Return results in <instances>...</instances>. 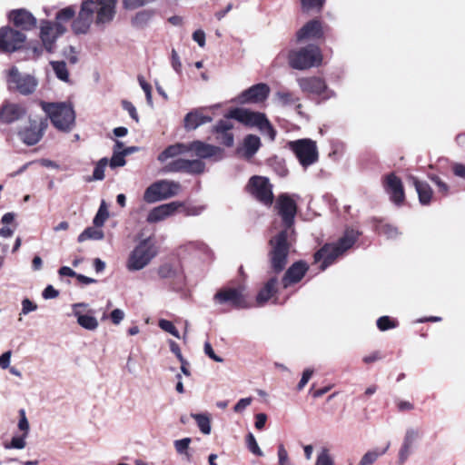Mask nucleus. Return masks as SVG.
<instances>
[{"mask_svg": "<svg viewBox=\"0 0 465 465\" xmlns=\"http://www.w3.org/2000/svg\"><path fill=\"white\" fill-rule=\"evenodd\" d=\"M158 275L162 279H171L173 281L172 288L178 290L184 283L183 274L174 268L171 263H163L157 270Z\"/></svg>", "mask_w": 465, "mask_h": 465, "instance_id": "25", "label": "nucleus"}, {"mask_svg": "<svg viewBox=\"0 0 465 465\" xmlns=\"http://www.w3.org/2000/svg\"><path fill=\"white\" fill-rule=\"evenodd\" d=\"M261 147V140L257 135L248 134L244 137L242 145L237 148V153L249 160L258 152Z\"/></svg>", "mask_w": 465, "mask_h": 465, "instance_id": "28", "label": "nucleus"}, {"mask_svg": "<svg viewBox=\"0 0 465 465\" xmlns=\"http://www.w3.org/2000/svg\"><path fill=\"white\" fill-rule=\"evenodd\" d=\"M325 0H301L302 7L304 11L312 9L321 10Z\"/></svg>", "mask_w": 465, "mask_h": 465, "instance_id": "55", "label": "nucleus"}, {"mask_svg": "<svg viewBox=\"0 0 465 465\" xmlns=\"http://www.w3.org/2000/svg\"><path fill=\"white\" fill-rule=\"evenodd\" d=\"M50 64L57 78L64 82H67L69 78V74L65 63L63 61H52Z\"/></svg>", "mask_w": 465, "mask_h": 465, "instance_id": "42", "label": "nucleus"}, {"mask_svg": "<svg viewBox=\"0 0 465 465\" xmlns=\"http://www.w3.org/2000/svg\"><path fill=\"white\" fill-rule=\"evenodd\" d=\"M182 206V203L179 202H172L164 204H161L157 207L152 209L148 215L146 221L149 223H154L161 221L165 220L166 218L173 215L179 207Z\"/></svg>", "mask_w": 465, "mask_h": 465, "instance_id": "22", "label": "nucleus"}, {"mask_svg": "<svg viewBox=\"0 0 465 465\" xmlns=\"http://www.w3.org/2000/svg\"><path fill=\"white\" fill-rule=\"evenodd\" d=\"M275 208L282 218L283 229L280 232L294 233V218L297 213V204L295 201L287 193L278 196Z\"/></svg>", "mask_w": 465, "mask_h": 465, "instance_id": "8", "label": "nucleus"}, {"mask_svg": "<svg viewBox=\"0 0 465 465\" xmlns=\"http://www.w3.org/2000/svg\"><path fill=\"white\" fill-rule=\"evenodd\" d=\"M204 353L210 357L212 360H213L214 361L216 362H223V359L218 355L215 354L212 345L210 342L206 341L204 343Z\"/></svg>", "mask_w": 465, "mask_h": 465, "instance_id": "63", "label": "nucleus"}, {"mask_svg": "<svg viewBox=\"0 0 465 465\" xmlns=\"http://www.w3.org/2000/svg\"><path fill=\"white\" fill-rule=\"evenodd\" d=\"M277 457H278V465H294L292 462V460L289 457L288 451L282 443L278 445Z\"/></svg>", "mask_w": 465, "mask_h": 465, "instance_id": "50", "label": "nucleus"}, {"mask_svg": "<svg viewBox=\"0 0 465 465\" xmlns=\"http://www.w3.org/2000/svg\"><path fill=\"white\" fill-rule=\"evenodd\" d=\"M419 436H420V434H419L418 430H415L413 428H409L406 430L403 440L414 444L415 441L418 440Z\"/></svg>", "mask_w": 465, "mask_h": 465, "instance_id": "64", "label": "nucleus"}, {"mask_svg": "<svg viewBox=\"0 0 465 465\" xmlns=\"http://www.w3.org/2000/svg\"><path fill=\"white\" fill-rule=\"evenodd\" d=\"M213 118H184V127L188 131L195 130L197 127L211 122Z\"/></svg>", "mask_w": 465, "mask_h": 465, "instance_id": "48", "label": "nucleus"}, {"mask_svg": "<svg viewBox=\"0 0 465 465\" xmlns=\"http://www.w3.org/2000/svg\"><path fill=\"white\" fill-rule=\"evenodd\" d=\"M7 82L10 86L25 95L34 93L37 86V81L34 76L22 74L15 66L10 68Z\"/></svg>", "mask_w": 465, "mask_h": 465, "instance_id": "13", "label": "nucleus"}, {"mask_svg": "<svg viewBox=\"0 0 465 465\" xmlns=\"http://www.w3.org/2000/svg\"><path fill=\"white\" fill-rule=\"evenodd\" d=\"M9 18L15 26L23 30H31L36 25L35 17L25 9L12 11L9 15Z\"/></svg>", "mask_w": 465, "mask_h": 465, "instance_id": "26", "label": "nucleus"}, {"mask_svg": "<svg viewBox=\"0 0 465 465\" xmlns=\"http://www.w3.org/2000/svg\"><path fill=\"white\" fill-rule=\"evenodd\" d=\"M180 190L181 185L178 182L160 180L146 188L143 200L148 203H153L177 195Z\"/></svg>", "mask_w": 465, "mask_h": 465, "instance_id": "6", "label": "nucleus"}, {"mask_svg": "<svg viewBox=\"0 0 465 465\" xmlns=\"http://www.w3.org/2000/svg\"><path fill=\"white\" fill-rule=\"evenodd\" d=\"M252 399L251 397L242 398L238 401V402L234 405L233 411L237 413L242 412L248 406L251 405Z\"/></svg>", "mask_w": 465, "mask_h": 465, "instance_id": "59", "label": "nucleus"}, {"mask_svg": "<svg viewBox=\"0 0 465 465\" xmlns=\"http://www.w3.org/2000/svg\"><path fill=\"white\" fill-rule=\"evenodd\" d=\"M223 116H265L264 114L260 112L252 111L249 108L243 107V106H238L232 108L227 114H225Z\"/></svg>", "mask_w": 465, "mask_h": 465, "instance_id": "40", "label": "nucleus"}, {"mask_svg": "<svg viewBox=\"0 0 465 465\" xmlns=\"http://www.w3.org/2000/svg\"><path fill=\"white\" fill-rule=\"evenodd\" d=\"M307 271L308 266L306 262L302 261L294 262L288 268L282 277V284L283 288H288L292 284L299 282L304 277Z\"/></svg>", "mask_w": 465, "mask_h": 465, "instance_id": "23", "label": "nucleus"}, {"mask_svg": "<svg viewBox=\"0 0 465 465\" xmlns=\"http://www.w3.org/2000/svg\"><path fill=\"white\" fill-rule=\"evenodd\" d=\"M191 417L195 420L197 426L202 433L205 435L211 433V420L207 414L192 413Z\"/></svg>", "mask_w": 465, "mask_h": 465, "instance_id": "38", "label": "nucleus"}, {"mask_svg": "<svg viewBox=\"0 0 465 465\" xmlns=\"http://www.w3.org/2000/svg\"><path fill=\"white\" fill-rule=\"evenodd\" d=\"M25 114V108L15 103H5L0 108V116H23Z\"/></svg>", "mask_w": 465, "mask_h": 465, "instance_id": "34", "label": "nucleus"}, {"mask_svg": "<svg viewBox=\"0 0 465 465\" xmlns=\"http://www.w3.org/2000/svg\"><path fill=\"white\" fill-rule=\"evenodd\" d=\"M397 326L396 322L389 316H381L377 320V327L380 331H387Z\"/></svg>", "mask_w": 465, "mask_h": 465, "instance_id": "53", "label": "nucleus"}, {"mask_svg": "<svg viewBox=\"0 0 465 465\" xmlns=\"http://www.w3.org/2000/svg\"><path fill=\"white\" fill-rule=\"evenodd\" d=\"M37 305L28 298H25L22 301V311L21 314L26 315L32 312L36 311Z\"/></svg>", "mask_w": 465, "mask_h": 465, "instance_id": "58", "label": "nucleus"}, {"mask_svg": "<svg viewBox=\"0 0 465 465\" xmlns=\"http://www.w3.org/2000/svg\"><path fill=\"white\" fill-rule=\"evenodd\" d=\"M235 120L249 124L254 120L253 124L260 130L262 135L267 136L270 141L275 139L276 131L268 121V118H235Z\"/></svg>", "mask_w": 465, "mask_h": 465, "instance_id": "30", "label": "nucleus"}, {"mask_svg": "<svg viewBox=\"0 0 465 465\" xmlns=\"http://www.w3.org/2000/svg\"><path fill=\"white\" fill-rule=\"evenodd\" d=\"M322 56L320 48L315 45L292 49L288 54V62L292 68L306 70L321 64Z\"/></svg>", "mask_w": 465, "mask_h": 465, "instance_id": "4", "label": "nucleus"}, {"mask_svg": "<svg viewBox=\"0 0 465 465\" xmlns=\"http://www.w3.org/2000/svg\"><path fill=\"white\" fill-rule=\"evenodd\" d=\"M247 192L257 201L266 206H270L273 203L272 185L268 178L254 175L250 178L247 185Z\"/></svg>", "mask_w": 465, "mask_h": 465, "instance_id": "9", "label": "nucleus"}, {"mask_svg": "<svg viewBox=\"0 0 465 465\" xmlns=\"http://www.w3.org/2000/svg\"><path fill=\"white\" fill-rule=\"evenodd\" d=\"M312 374H313L312 369H306L303 371L302 379L300 380V381L297 385L298 391H302L305 387V385L308 383L309 380L312 378Z\"/></svg>", "mask_w": 465, "mask_h": 465, "instance_id": "62", "label": "nucleus"}, {"mask_svg": "<svg viewBox=\"0 0 465 465\" xmlns=\"http://www.w3.org/2000/svg\"><path fill=\"white\" fill-rule=\"evenodd\" d=\"M294 94L286 90H279L274 94V102L281 106H287L297 102Z\"/></svg>", "mask_w": 465, "mask_h": 465, "instance_id": "36", "label": "nucleus"}, {"mask_svg": "<svg viewBox=\"0 0 465 465\" xmlns=\"http://www.w3.org/2000/svg\"><path fill=\"white\" fill-rule=\"evenodd\" d=\"M107 164L108 159L105 157L100 159L97 162L93 173V180L101 181L104 178V170Z\"/></svg>", "mask_w": 465, "mask_h": 465, "instance_id": "45", "label": "nucleus"}, {"mask_svg": "<svg viewBox=\"0 0 465 465\" xmlns=\"http://www.w3.org/2000/svg\"><path fill=\"white\" fill-rule=\"evenodd\" d=\"M159 327L166 332L173 335L176 338H180L178 330L175 328L173 323L168 320H160L158 323Z\"/></svg>", "mask_w": 465, "mask_h": 465, "instance_id": "54", "label": "nucleus"}, {"mask_svg": "<svg viewBox=\"0 0 465 465\" xmlns=\"http://www.w3.org/2000/svg\"><path fill=\"white\" fill-rule=\"evenodd\" d=\"M156 254L155 246L149 240H143L131 252L126 268L129 272L140 271L146 267Z\"/></svg>", "mask_w": 465, "mask_h": 465, "instance_id": "5", "label": "nucleus"}, {"mask_svg": "<svg viewBox=\"0 0 465 465\" xmlns=\"http://www.w3.org/2000/svg\"><path fill=\"white\" fill-rule=\"evenodd\" d=\"M87 305L84 302L73 304V314L76 317L77 323L84 329L88 331H94L98 328V321L94 317V311L89 310L87 313L84 314L80 308H85Z\"/></svg>", "mask_w": 465, "mask_h": 465, "instance_id": "21", "label": "nucleus"}, {"mask_svg": "<svg viewBox=\"0 0 465 465\" xmlns=\"http://www.w3.org/2000/svg\"><path fill=\"white\" fill-rule=\"evenodd\" d=\"M66 32L64 25L54 24L51 21H42L40 26V36L45 50L54 52L55 42L58 37Z\"/></svg>", "mask_w": 465, "mask_h": 465, "instance_id": "15", "label": "nucleus"}, {"mask_svg": "<svg viewBox=\"0 0 465 465\" xmlns=\"http://www.w3.org/2000/svg\"><path fill=\"white\" fill-rule=\"evenodd\" d=\"M55 128L68 132L74 126L75 118H49Z\"/></svg>", "mask_w": 465, "mask_h": 465, "instance_id": "41", "label": "nucleus"}, {"mask_svg": "<svg viewBox=\"0 0 465 465\" xmlns=\"http://www.w3.org/2000/svg\"><path fill=\"white\" fill-rule=\"evenodd\" d=\"M315 465H334V461L327 448H322L317 455Z\"/></svg>", "mask_w": 465, "mask_h": 465, "instance_id": "47", "label": "nucleus"}, {"mask_svg": "<svg viewBox=\"0 0 465 465\" xmlns=\"http://www.w3.org/2000/svg\"><path fill=\"white\" fill-rule=\"evenodd\" d=\"M297 83L302 92L317 95L323 100L334 96V92L328 88L321 77H300Z\"/></svg>", "mask_w": 465, "mask_h": 465, "instance_id": "12", "label": "nucleus"}, {"mask_svg": "<svg viewBox=\"0 0 465 465\" xmlns=\"http://www.w3.org/2000/svg\"><path fill=\"white\" fill-rule=\"evenodd\" d=\"M25 41V35L9 27L0 29V50L14 52L19 49Z\"/></svg>", "mask_w": 465, "mask_h": 465, "instance_id": "19", "label": "nucleus"}, {"mask_svg": "<svg viewBox=\"0 0 465 465\" xmlns=\"http://www.w3.org/2000/svg\"><path fill=\"white\" fill-rule=\"evenodd\" d=\"M19 414H20V419H19V421H18V428L20 430H22L24 433V435H28V432H29V429H30V426H29V422L27 420V418L25 416V410H20L19 411Z\"/></svg>", "mask_w": 465, "mask_h": 465, "instance_id": "57", "label": "nucleus"}, {"mask_svg": "<svg viewBox=\"0 0 465 465\" xmlns=\"http://www.w3.org/2000/svg\"><path fill=\"white\" fill-rule=\"evenodd\" d=\"M191 438H183L176 440L173 442L175 450L181 455H186L187 460H190V454L188 453L189 445L191 443Z\"/></svg>", "mask_w": 465, "mask_h": 465, "instance_id": "44", "label": "nucleus"}, {"mask_svg": "<svg viewBox=\"0 0 465 465\" xmlns=\"http://www.w3.org/2000/svg\"><path fill=\"white\" fill-rule=\"evenodd\" d=\"M75 15V8L74 6H67L59 10L55 15L54 24L64 25L71 21Z\"/></svg>", "mask_w": 465, "mask_h": 465, "instance_id": "39", "label": "nucleus"}, {"mask_svg": "<svg viewBox=\"0 0 465 465\" xmlns=\"http://www.w3.org/2000/svg\"><path fill=\"white\" fill-rule=\"evenodd\" d=\"M379 232L389 239L395 238L398 234V229L391 224H383L379 228Z\"/></svg>", "mask_w": 465, "mask_h": 465, "instance_id": "56", "label": "nucleus"}, {"mask_svg": "<svg viewBox=\"0 0 465 465\" xmlns=\"http://www.w3.org/2000/svg\"><path fill=\"white\" fill-rule=\"evenodd\" d=\"M411 179L413 181V185L418 193L419 201H420V204H422V205L430 204L431 198H432V194H433V192H432V189L430 188V186L427 183L421 182L415 177H412Z\"/></svg>", "mask_w": 465, "mask_h": 465, "instance_id": "32", "label": "nucleus"}, {"mask_svg": "<svg viewBox=\"0 0 465 465\" xmlns=\"http://www.w3.org/2000/svg\"><path fill=\"white\" fill-rule=\"evenodd\" d=\"M246 445H247L248 450L252 454H254L258 457L263 456V452L260 449V447L255 440V437L253 436V434L252 432H249L246 436Z\"/></svg>", "mask_w": 465, "mask_h": 465, "instance_id": "46", "label": "nucleus"}, {"mask_svg": "<svg viewBox=\"0 0 465 465\" xmlns=\"http://www.w3.org/2000/svg\"><path fill=\"white\" fill-rule=\"evenodd\" d=\"M188 154L196 156V160L210 159L213 162H219L223 159L224 151L219 146L194 140L188 143Z\"/></svg>", "mask_w": 465, "mask_h": 465, "instance_id": "11", "label": "nucleus"}, {"mask_svg": "<svg viewBox=\"0 0 465 465\" xmlns=\"http://www.w3.org/2000/svg\"><path fill=\"white\" fill-rule=\"evenodd\" d=\"M48 118H35L29 121V124L18 132V136L27 145L36 144L43 136L47 126Z\"/></svg>", "mask_w": 465, "mask_h": 465, "instance_id": "14", "label": "nucleus"}, {"mask_svg": "<svg viewBox=\"0 0 465 465\" xmlns=\"http://www.w3.org/2000/svg\"><path fill=\"white\" fill-rule=\"evenodd\" d=\"M104 237V233L101 229H97L94 227H87L84 229L77 238L79 242H83L87 240H102Z\"/></svg>", "mask_w": 465, "mask_h": 465, "instance_id": "35", "label": "nucleus"}, {"mask_svg": "<svg viewBox=\"0 0 465 465\" xmlns=\"http://www.w3.org/2000/svg\"><path fill=\"white\" fill-rule=\"evenodd\" d=\"M164 170L168 173L201 174L205 171V163L201 160L178 158L167 163Z\"/></svg>", "mask_w": 465, "mask_h": 465, "instance_id": "16", "label": "nucleus"}, {"mask_svg": "<svg viewBox=\"0 0 465 465\" xmlns=\"http://www.w3.org/2000/svg\"><path fill=\"white\" fill-rule=\"evenodd\" d=\"M278 290V278L277 276L271 277L259 291L256 296V302L258 305H264Z\"/></svg>", "mask_w": 465, "mask_h": 465, "instance_id": "29", "label": "nucleus"}, {"mask_svg": "<svg viewBox=\"0 0 465 465\" xmlns=\"http://www.w3.org/2000/svg\"><path fill=\"white\" fill-rule=\"evenodd\" d=\"M221 106V104H215L210 106L198 107L187 113L185 116H209L210 114H219L218 110Z\"/></svg>", "mask_w": 465, "mask_h": 465, "instance_id": "37", "label": "nucleus"}, {"mask_svg": "<svg viewBox=\"0 0 465 465\" xmlns=\"http://www.w3.org/2000/svg\"><path fill=\"white\" fill-rule=\"evenodd\" d=\"M151 17V15L148 12L143 11L136 14V15L133 19V23L135 25L141 26L144 25Z\"/></svg>", "mask_w": 465, "mask_h": 465, "instance_id": "61", "label": "nucleus"}, {"mask_svg": "<svg viewBox=\"0 0 465 465\" xmlns=\"http://www.w3.org/2000/svg\"><path fill=\"white\" fill-rule=\"evenodd\" d=\"M271 88L267 84L258 83L242 91L232 101L240 105L262 104L269 98Z\"/></svg>", "mask_w": 465, "mask_h": 465, "instance_id": "10", "label": "nucleus"}, {"mask_svg": "<svg viewBox=\"0 0 465 465\" xmlns=\"http://www.w3.org/2000/svg\"><path fill=\"white\" fill-rule=\"evenodd\" d=\"M108 217H109V213L104 204V202H103L101 206L99 207L97 213L95 214V216L94 218V221H93L94 225L95 227H102L104 224V223Z\"/></svg>", "mask_w": 465, "mask_h": 465, "instance_id": "43", "label": "nucleus"}, {"mask_svg": "<svg viewBox=\"0 0 465 465\" xmlns=\"http://www.w3.org/2000/svg\"><path fill=\"white\" fill-rule=\"evenodd\" d=\"M323 32L322 24L318 20H312L304 25L296 35L297 41L319 39L322 36Z\"/></svg>", "mask_w": 465, "mask_h": 465, "instance_id": "27", "label": "nucleus"}, {"mask_svg": "<svg viewBox=\"0 0 465 465\" xmlns=\"http://www.w3.org/2000/svg\"><path fill=\"white\" fill-rule=\"evenodd\" d=\"M125 153L123 152H117L114 149L113 156L110 159L109 165L111 168L122 167L126 163Z\"/></svg>", "mask_w": 465, "mask_h": 465, "instance_id": "51", "label": "nucleus"}, {"mask_svg": "<svg viewBox=\"0 0 465 465\" xmlns=\"http://www.w3.org/2000/svg\"><path fill=\"white\" fill-rule=\"evenodd\" d=\"M26 437H27V435H24V434L19 437H13L9 443L5 444V449L22 450L26 445V441H25Z\"/></svg>", "mask_w": 465, "mask_h": 465, "instance_id": "52", "label": "nucleus"}, {"mask_svg": "<svg viewBox=\"0 0 465 465\" xmlns=\"http://www.w3.org/2000/svg\"><path fill=\"white\" fill-rule=\"evenodd\" d=\"M301 165L304 168L315 163L319 158L316 143L311 139H299L289 143Z\"/></svg>", "mask_w": 465, "mask_h": 465, "instance_id": "7", "label": "nucleus"}, {"mask_svg": "<svg viewBox=\"0 0 465 465\" xmlns=\"http://www.w3.org/2000/svg\"><path fill=\"white\" fill-rule=\"evenodd\" d=\"M214 300L219 303H228L235 309L248 307L242 290L240 288H226L219 291L214 295Z\"/></svg>", "mask_w": 465, "mask_h": 465, "instance_id": "18", "label": "nucleus"}, {"mask_svg": "<svg viewBox=\"0 0 465 465\" xmlns=\"http://www.w3.org/2000/svg\"><path fill=\"white\" fill-rule=\"evenodd\" d=\"M429 179L437 186L439 193H440L444 196L449 195L450 186L444 181H442L438 175L430 174Z\"/></svg>", "mask_w": 465, "mask_h": 465, "instance_id": "49", "label": "nucleus"}, {"mask_svg": "<svg viewBox=\"0 0 465 465\" xmlns=\"http://www.w3.org/2000/svg\"><path fill=\"white\" fill-rule=\"evenodd\" d=\"M391 446V443L388 442L386 446L380 450V449H373L368 450L361 459L358 465H372L376 462V460L382 455H384L389 448Z\"/></svg>", "mask_w": 465, "mask_h": 465, "instance_id": "33", "label": "nucleus"}, {"mask_svg": "<svg viewBox=\"0 0 465 465\" xmlns=\"http://www.w3.org/2000/svg\"><path fill=\"white\" fill-rule=\"evenodd\" d=\"M42 108L46 116H74L73 105L68 102L42 103Z\"/></svg>", "mask_w": 465, "mask_h": 465, "instance_id": "24", "label": "nucleus"}, {"mask_svg": "<svg viewBox=\"0 0 465 465\" xmlns=\"http://www.w3.org/2000/svg\"><path fill=\"white\" fill-rule=\"evenodd\" d=\"M117 0H83L78 15L73 20L72 30L76 35L86 34L94 22L104 25L115 15Z\"/></svg>", "mask_w": 465, "mask_h": 465, "instance_id": "1", "label": "nucleus"}, {"mask_svg": "<svg viewBox=\"0 0 465 465\" xmlns=\"http://www.w3.org/2000/svg\"><path fill=\"white\" fill-rule=\"evenodd\" d=\"M384 189L394 203L400 205L403 203L405 195L402 183L394 173H390L385 177Z\"/></svg>", "mask_w": 465, "mask_h": 465, "instance_id": "20", "label": "nucleus"}, {"mask_svg": "<svg viewBox=\"0 0 465 465\" xmlns=\"http://www.w3.org/2000/svg\"><path fill=\"white\" fill-rule=\"evenodd\" d=\"M188 154V143H176L167 146L157 157L160 163H164L170 158L178 155Z\"/></svg>", "mask_w": 465, "mask_h": 465, "instance_id": "31", "label": "nucleus"}, {"mask_svg": "<svg viewBox=\"0 0 465 465\" xmlns=\"http://www.w3.org/2000/svg\"><path fill=\"white\" fill-rule=\"evenodd\" d=\"M171 64L173 69L177 73L181 74L182 72V63L180 61V57L177 54V52L173 49L171 53Z\"/></svg>", "mask_w": 465, "mask_h": 465, "instance_id": "60", "label": "nucleus"}, {"mask_svg": "<svg viewBox=\"0 0 465 465\" xmlns=\"http://www.w3.org/2000/svg\"><path fill=\"white\" fill-rule=\"evenodd\" d=\"M357 240V233L353 231H346L337 242L326 243L314 254V262H321L320 269L324 271L331 265L338 257L352 247Z\"/></svg>", "mask_w": 465, "mask_h": 465, "instance_id": "2", "label": "nucleus"}, {"mask_svg": "<svg viewBox=\"0 0 465 465\" xmlns=\"http://www.w3.org/2000/svg\"><path fill=\"white\" fill-rule=\"evenodd\" d=\"M232 119H221L212 129L213 134L215 135V140L226 147H232L234 143V124L232 121Z\"/></svg>", "mask_w": 465, "mask_h": 465, "instance_id": "17", "label": "nucleus"}, {"mask_svg": "<svg viewBox=\"0 0 465 465\" xmlns=\"http://www.w3.org/2000/svg\"><path fill=\"white\" fill-rule=\"evenodd\" d=\"M292 233L286 232H279L269 242L271 249L268 252L271 271L277 274L282 272L288 262V255L290 251L289 240Z\"/></svg>", "mask_w": 465, "mask_h": 465, "instance_id": "3", "label": "nucleus"}]
</instances>
